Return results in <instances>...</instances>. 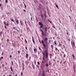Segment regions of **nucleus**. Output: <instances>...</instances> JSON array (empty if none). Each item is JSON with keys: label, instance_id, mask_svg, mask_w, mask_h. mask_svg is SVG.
<instances>
[{"label": "nucleus", "instance_id": "41", "mask_svg": "<svg viewBox=\"0 0 76 76\" xmlns=\"http://www.w3.org/2000/svg\"><path fill=\"white\" fill-rule=\"evenodd\" d=\"M41 18H42V20H43V18H42V16H41Z\"/></svg>", "mask_w": 76, "mask_h": 76}, {"label": "nucleus", "instance_id": "56", "mask_svg": "<svg viewBox=\"0 0 76 76\" xmlns=\"http://www.w3.org/2000/svg\"><path fill=\"white\" fill-rule=\"evenodd\" d=\"M31 20L32 21V17H31Z\"/></svg>", "mask_w": 76, "mask_h": 76}, {"label": "nucleus", "instance_id": "3", "mask_svg": "<svg viewBox=\"0 0 76 76\" xmlns=\"http://www.w3.org/2000/svg\"><path fill=\"white\" fill-rule=\"evenodd\" d=\"M39 25L40 26V28H42L43 26V24H42V23H41V22H39Z\"/></svg>", "mask_w": 76, "mask_h": 76}, {"label": "nucleus", "instance_id": "45", "mask_svg": "<svg viewBox=\"0 0 76 76\" xmlns=\"http://www.w3.org/2000/svg\"><path fill=\"white\" fill-rule=\"evenodd\" d=\"M68 41H70V39H68Z\"/></svg>", "mask_w": 76, "mask_h": 76}, {"label": "nucleus", "instance_id": "10", "mask_svg": "<svg viewBox=\"0 0 76 76\" xmlns=\"http://www.w3.org/2000/svg\"><path fill=\"white\" fill-rule=\"evenodd\" d=\"M41 68L42 69H44V65L43 64L41 66Z\"/></svg>", "mask_w": 76, "mask_h": 76}, {"label": "nucleus", "instance_id": "5", "mask_svg": "<svg viewBox=\"0 0 76 76\" xmlns=\"http://www.w3.org/2000/svg\"><path fill=\"white\" fill-rule=\"evenodd\" d=\"M15 20L16 21V23H17V24H18V23H19V20H18V19H16V18H15Z\"/></svg>", "mask_w": 76, "mask_h": 76}, {"label": "nucleus", "instance_id": "14", "mask_svg": "<svg viewBox=\"0 0 76 76\" xmlns=\"http://www.w3.org/2000/svg\"><path fill=\"white\" fill-rule=\"evenodd\" d=\"M32 41L33 42H34V43H35V41H34V38H33V37L32 36Z\"/></svg>", "mask_w": 76, "mask_h": 76}, {"label": "nucleus", "instance_id": "57", "mask_svg": "<svg viewBox=\"0 0 76 76\" xmlns=\"http://www.w3.org/2000/svg\"><path fill=\"white\" fill-rule=\"evenodd\" d=\"M25 48H26V50H27V47H25Z\"/></svg>", "mask_w": 76, "mask_h": 76}, {"label": "nucleus", "instance_id": "39", "mask_svg": "<svg viewBox=\"0 0 76 76\" xmlns=\"http://www.w3.org/2000/svg\"><path fill=\"white\" fill-rule=\"evenodd\" d=\"M23 64V67H24V64L23 63H22Z\"/></svg>", "mask_w": 76, "mask_h": 76}, {"label": "nucleus", "instance_id": "43", "mask_svg": "<svg viewBox=\"0 0 76 76\" xmlns=\"http://www.w3.org/2000/svg\"><path fill=\"white\" fill-rule=\"evenodd\" d=\"M18 53H19V54H20V51H18Z\"/></svg>", "mask_w": 76, "mask_h": 76}, {"label": "nucleus", "instance_id": "12", "mask_svg": "<svg viewBox=\"0 0 76 76\" xmlns=\"http://www.w3.org/2000/svg\"><path fill=\"white\" fill-rule=\"evenodd\" d=\"M72 56L73 57V59H74V60H75V55H74V54H72Z\"/></svg>", "mask_w": 76, "mask_h": 76}, {"label": "nucleus", "instance_id": "28", "mask_svg": "<svg viewBox=\"0 0 76 76\" xmlns=\"http://www.w3.org/2000/svg\"><path fill=\"white\" fill-rule=\"evenodd\" d=\"M54 42V43H55V45H57V43H56V41H55Z\"/></svg>", "mask_w": 76, "mask_h": 76}, {"label": "nucleus", "instance_id": "31", "mask_svg": "<svg viewBox=\"0 0 76 76\" xmlns=\"http://www.w3.org/2000/svg\"><path fill=\"white\" fill-rule=\"evenodd\" d=\"M7 15L8 16H10V13H7Z\"/></svg>", "mask_w": 76, "mask_h": 76}, {"label": "nucleus", "instance_id": "25", "mask_svg": "<svg viewBox=\"0 0 76 76\" xmlns=\"http://www.w3.org/2000/svg\"><path fill=\"white\" fill-rule=\"evenodd\" d=\"M42 35L43 36L44 35V32H43V33H42Z\"/></svg>", "mask_w": 76, "mask_h": 76}, {"label": "nucleus", "instance_id": "17", "mask_svg": "<svg viewBox=\"0 0 76 76\" xmlns=\"http://www.w3.org/2000/svg\"><path fill=\"white\" fill-rule=\"evenodd\" d=\"M32 67H33V69H35V67H34V66L33 64H32Z\"/></svg>", "mask_w": 76, "mask_h": 76}, {"label": "nucleus", "instance_id": "61", "mask_svg": "<svg viewBox=\"0 0 76 76\" xmlns=\"http://www.w3.org/2000/svg\"><path fill=\"white\" fill-rule=\"evenodd\" d=\"M44 15L45 16V17H46V15L45 14H44Z\"/></svg>", "mask_w": 76, "mask_h": 76}, {"label": "nucleus", "instance_id": "32", "mask_svg": "<svg viewBox=\"0 0 76 76\" xmlns=\"http://www.w3.org/2000/svg\"><path fill=\"white\" fill-rule=\"evenodd\" d=\"M24 5L25 8H26V5H25V4H24Z\"/></svg>", "mask_w": 76, "mask_h": 76}, {"label": "nucleus", "instance_id": "55", "mask_svg": "<svg viewBox=\"0 0 76 76\" xmlns=\"http://www.w3.org/2000/svg\"><path fill=\"white\" fill-rule=\"evenodd\" d=\"M50 57H51V54H50Z\"/></svg>", "mask_w": 76, "mask_h": 76}, {"label": "nucleus", "instance_id": "19", "mask_svg": "<svg viewBox=\"0 0 76 76\" xmlns=\"http://www.w3.org/2000/svg\"><path fill=\"white\" fill-rule=\"evenodd\" d=\"M20 23L21 25H23V23H22V21H20Z\"/></svg>", "mask_w": 76, "mask_h": 76}, {"label": "nucleus", "instance_id": "36", "mask_svg": "<svg viewBox=\"0 0 76 76\" xmlns=\"http://www.w3.org/2000/svg\"><path fill=\"white\" fill-rule=\"evenodd\" d=\"M16 31H18V32L19 33H20V32L17 29H16Z\"/></svg>", "mask_w": 76, "mask_h": 76}, {"label": "nucleus", "instance_id": "23", "mask_svg": "<svg viewBox=\"0 0 76 76\" xmlns=\"http://www.w3.org/2000/svg\"><path fill=\"white\" fill-rule=\"evenodd\" d=\"M46 67H48V64H46Z\"/></svg>", "mask_w": 76, "mask_h": 76}, {"label": "nucleus", "instance_id": "42", "mask_svg": "<svg viewBox=\"0 0 76 76\" xmlns=\"http://www.w3.org/2000/svg\"><path fill=\"white\" fill-rule=\"evenodd\" d=\"M49 65H50V62H49Z\"/></svg>", "mask_w": 76, "mask_h": 76}, {"label": "nucleus", "instance_id": "46", "mask_svg": "<svg viewBox=\"0 0 76 76\" xmlns=\"http://www.w3.org/2000/svg\"><path fill=\"white\" fill-rule=\"evenodd\" d=\"M40 31H41V32H42V33H43V32H42V30H41V29L40 30Z\"/></svg>", "mask_w": 76, "mask_h": 76}, {"label": "nucleus", "instance_id": "50", "mask_svg": "<svg viewBox=\"0 0 76 76\" xmlns=\"http://www.w3.org/2000/svg\"><path fill=\"white\" fill-rule=\"evenodd\" d=\"M31 47L30 48V49H29L30 51H31Z\"/></svg>", "mask_w": 76, "mask_h": 76}, {"label": "nucleus", "instance_id": "62", "mask_svg": "<svg viewBox=\"0 0 76 76\" xmlns=\"http://www.w3.org/2000/svg\"><path fill=\"white\" fill-rule=\"evenodd\" d=\"M40 6H42V5L41 4H40Z\"/></svg>", "mask_w": 76, "mask_h": 76}, {"label": "nucleus", "instance_id": "16", "mask_svg": "<svg viewBox=\"0 0 76 76\" xmlns=\"http://www.w3.org/2000/svg\"><path fill=\"white\" fill-rule=\"evenodd\" d=\"M26 58H28V54H26Z\"/></svg>", "mask_w": 76, "mask_h": 76}, {"label": "nucleus", "instance_id": "20", "mask_svg": "<svg viewBox=\"0 0 76 76\" xmlns=\"http://www.w3.org/2000/svg\"><path fill=\"white\" fill-rule=\"evenodd\" d=\"M35 18L36 19V20L37 21V22H38V20L37 19V16H35Z\"/></svg>", "mask_w": 76, "mask_h": 76}, {"label": "nucleus", "instance_id": "27", "mask_svg": "<svg viewBox=\"0 0 76 76\" xmlns=\"http://www.w3.org/2000/svg\"><path fill=\"white\" fill-rule=\"evenodd\" d=\"M37 64H38V65H39L40 64V63H39V62H37Z\"/></svg>", "mask_w": 76, "mask_h": 76}, {"label": "nucleus", "instance_id": "1", "mask_svg": "<svg viewBox=\"0 0 76 76\" xmlns=\"http://www.w3.org/2000/svg\"><path fill=\"white\" fill-rule=\"evenodd\" d=\"M43 39L44 40H42L41 41L42 43V45L44 47V49H45L46 48H47L48 47V44H47V41H48V38L46 37L45 38H43ZM44 41L45 43H44Z\"/></svg>", "mask_w": 76, "mask_h": 76}, {"label": "nucleus", "instance_id": "6", "mask_svg": "<svg viewBox=\"0 0 76 76\" xmlns=\"http://www.w3.org/2000/svg\"><path fill=\"white\" fill-rule=\"evenodd\" d=\"M42 76H45V75L44 73V71H43L42 74Z\"/></svg>", "mask_w": 76, "mask_h": 76}, {"label": "nucleus", "instance_id": "24", "mask_svg": "<svg viewBox=\"0 0 76 76\" xmlns=\"http://www.w3.org/2000/svg\"><path fill=\"white\" fill-rule=\"evenodd\" d=\"M73 69H74V71L75 72V67H74L73 68Z\"/></svg>", "mask_w": 76, "mask_h": 76}, {"label": "nucleus", "instance_id": "64", "mask_svg": "<svg viewBox=\"0 0 76 76\" xmlns=\"http://www.w3.org/2000/svg\"><path fill=\"white\" fill-rule=\"evenodd\" d=\"M15 76H17V74H16Z\"/></svg>", "mask_w": 76, "mask_h": 76}, {"label": "nucleus", "instance_id": "52", "mask_svg": "<svg viewBox=\"0 0 76 76\" xmlns=\"http://www.w3.org/2000/svg\"><path fill=\"white\" fill-rule=\"evenodd\" d=\"M0 7H1V4H0Z\"/></svg>", "mask_w": 76, "mask_h": 76}, {"label": "nucleus", "instance_id": "34", "mask_svg": "<svg viewBox=\"0 0 76 76\" xmlns=\"http://www.w3.org/2000/svg\"><path fill=\"white\" fill-rule=\"evenodd\" d=\"M58 19H59V21L60 22V23H61V22L60 21V19L58 18Z\"/></svg>", "mask_w": 76, "mask_h": 76}, {"label": "nucleus", "instance_id": "59", "mask_svg": "<svg viewBox=\"0 0 76 76\" xmlns=\"http://www.w3.org/2000/svg\"><path fill=\"white\" fill-rule=\"evenodd\" d=\"M39 42H40V44H41V42L39 40Z\"/></svg>", "mask_w": 76, "mask_h": 76}, {"label": "nucleus", "instance_id": "15", "mask_svg": "<svg viewBox=\"0 0 76 76\" xmlns=\"http://www.w3.org/2000/svg\"><path fill=\"white\" fill-rule=\"evenodd\" d=\"M47 50H45L44 51V53L45 54H46V53H47Z\"/></svg>", "mask_w": 76, "mask_h": 76}, {"label": "nucleus", "instance_id": "4", "mask_svg": "<svg viewBox=\"0 0 76 76\" xmlns=\"http://www.w3.org/2000/svg\"><path fill=\"white\" fill-rule=\"evenodd\" d=\"M43 60H44V62H47V61L48 60V58H43Z\"/></svg>", "mask_w": 76, "mask_h": 76}, {"label": "nucleus", "instance_id": "47", "mask_svg": "<svg viewBox=\"0 0 76 76\" xmlns=\"http://www.w3.org/2000/svg\"><path fill=\"white\" fill-rule=\"evenodd\" d=\"M23 11H24L25 12H26V10H23Z\"/></svg>", "mask_w": 76, "mask_h": 76}, {"label": "nucleus", "instance_id": "63", "mask_svg": "<svg viewBox=\"0 0 76 76\" xmlns=\"http://www.w3.org/2000/svg\"><path fill=\"white\" fill-rule=\"evenodd\" d=\"M1 55H3V53H2L1 54Z\"/></svg>", "mask_w": 76, "mask_h": 76}, {"label": "nucleus", "instance_id": "40", "mask_svg": "<svg viewBox=\"0 0 76 76\" xmlns=\"http://www.w3.org/2000/svg\"><path fill=\"white\" fill-rule=\"evenodd\" d=\"M7 42H9V39H7Z\"/></svg>", "mask_w": 76, "mask_h": 76}, {"label": "nucleus", "instance_id": "49", "mask_svg": "<svg viewBox=\"0 0 76 76\" xmlns=\"http://www.w3.org/2000/svg\"><path fill=\"white\" fill-rule=\"evenodd\" d=\"M56 50H58V49H57V48H56Z\"/></svg>", "mask_w": 76, "mask_h": 76}, {"label": "nucleus", "instance_id": "2", "mask_svg": "<svg viewBox=\"0 0 76 76\" xmlns=\"http://www.w3.org/2000/svg\"><path fill=\"white\" fill-rule=\"evenodd\" d=\"M71 44L72 47L75 46V40H73L71 41Z\"/></svg>", "mask_w": 76, "mask_h": 76}, {"label": "nucleus", "instance_id": "21", "mask_svg": "<svg viewBox=\"0 0 76 76\" xmlns=\"http://www.w3.org/2000/svg\"><path fill=\"white\" fill-rule=\"evenodd\" d=\"M34 52H37V50H36V49L35 48L34 49Z\"/></svg>", "mask_w": 76, "mask_h": 76}, {"label": "nucleus", "instance_id": "60", "mask_svg": "<svg viewBox=\"0 0 76 76\" xmlns=\"http://www.w3.org/2000/svg\"><path fill=\"white\" fill-rule=\"evenodd\" d=\"M23 70H24V67H23Z\"/></svg>", "mask_w": 76, "mask_h": 76}, {"label": "nucleus", "instance_id": "9", "mask_svg": "<svg viewBox=\"0 0 76 76\" xmlns=\"http://www.w3.org/2000/svg\"><path fill=\"white\" fill-rule=\"evenodd\" d=\"M4 24H5V25L6 26H8V25H9V23H7V24H6V22H5V21L4 22Z\"/></svg>", "mask_w": 76, "mask_h": 76}, {"label": "nucleus", "instance_id": "30", "mask_svg": "<svg viewBox=\"0 0 76 76\" xmlns=\"http://www.w3.org/2000/svg\"><path fill=\"white\" fill-rule=\"evenodd\" d=\"M11 21H12V22H14L15 21H14V20H13V19H11Z\"/></svg>", "mask_w": 76, "mask_h": 76}, {"label": "nucleus", "instance_id": "29", "mask_svg": "<svg viewBox=\"0 0 76 76\" xmlns=\"http://www.w3.org/2000/svg\"><path fill=\"white\" fill-rule=\"evenodd\" d=\"M5 3H8V1L7 0H5Z\"/></svg>", "mask_w": 76, "mask_h": 76}, {"label": "nucleus", "instance_id": "51", "mask_svg": "<svg viewBox=\"0 0 76 76\" xmlns=\"http://www.w3.org/2000/svg\"><path fill=\"white\" fill-rule=\"evenodd\" d=\"M39 50H41V48H40V47H39Z\"/></svg>", "mask_w": 76, "mask_h": 76}, {"label": "nucleus", "instance_id": "44", "mask_svg": "<svg viewBox=\"0 0 76 76\" xmlns=\"http://www.w3.org/2000/svg\"><path fill=\"white\" fill-rule=\"evenodd\" d=\"M10 58H12V56L10 55Z\"/></svg>", "mask_w": 76, "mask_h": 76}, {"label": "nucleus", "instance_id": "35", "mask_svg": "<svg viewBox=\"0 0 76 76\" xmlns=\"http://www.w3.org/2000/svg\"><path fill=\"white\" fill-rule=\"evenodd\" d=\"M21 76H23V74H22V72H21Z\"/></svg>", "mask_w": 76, "mask_h": 76}, {"label": "nucleus", "instance_id": "48", "mask_svg": "<svg viewBox=\"0 0 76 76\" xmlns=\"http://www.w3.org/2000/svg\"><path fill=\"white\" fill-rule=\"evenodd\" d=\"M4 28H5L6 29L7 28L6 27V26H4Z\"/></svg>", "mask_w": 76, "mask_h": 76}, {"label": "nucleus", "instance_id": "7", "mask_svg": "<svg viewBox=\"0 0 76 76\" xmlns=\"http://www.w3.org/2000/svg\"><path fill=\"white\" fill-rule=\"evenodd\" d=\"M43 54V58H45V54L43 52L42 53Z\"/></svg>", "mask_w": 76, "mask_h": 76}, {"label": "nucleus", "instance_id": "11", "mask_svg": "<svg viewBox=\"0 0 76 76\" xmlns=\"http://www.w3.org/2000/svg\"><path fill=\"white\" fill-rule=\"evenodd\" d=\"M47 27H45V28L44 31H45V32H47Z\"/></svg>", "mask_w": 76, "mask_h": 76}, {"label": "nucleus", "instance_id": "37", "mask_svg": "<svg viewBox=\"0 0 76 76\" xmlns=\"http://www.w3.org/2000/svg\"><path fill=\"white\" fill-rule=\"evenodd\" d=\"M52 27L53 28H54V29H55V28H56V27H55V26H52Z\"/></svg>", "mask_w": 76, "mask_h": 76}, {"label": "nucleus", "instance_id": "58", "mask_svg": "<svg viewBox=\"0 0 76 76\" xmlns=\"http://www.w3.org/2000/svg\"><path fill=\"white\" fill-rule=\"evenodd\" d=\"M49 22H50V23H51V21H49Z\"/></svg>", "mask_w": 76, "mask_h": 76}, {"label": "nucleus", "instance_id": "26", "mask_svg": "<svg viewBox=\"0 0 76 76\" xmlns=\"http://www.w3.org/2000/svg\"><path fill=\"white\" fill-rule=\"evenodd\" d=\"M51 48H52L53 49V45H51Z\"/></svg>", "mask_w": 76, "mask_h": 76}, {"label": "nucleus", "instance_id": "13", "mask_svg": "<svg viewBox=\"0 0 76 76\" xmlns=\"http://www.w3.org/2000/svg\"><path fill=\"white\" fill-rule=\"evenodd\" d=\"M55 5L56 7H57V8H58V5L56 3L55 4Z\"/></svg>", "mask_w": 76, "mask_h": 76}, {"label": "nucleus", "instance_id": "53", "mask_svg": "<svg viewBox=\"0 0 76 76\" xmlns=\"http://www.w3.org/2000/svg\"><path fill=\"white\" fill-rule=\"evenodd\" d=\"M1 58H2V59H3V57H1Z\"/></svg>", "mask_w": 76, "mask_h": 76}, {"label": "nucleus", "instance_id": "8", "mask_svg": "<svg viewBox=\"0 0 76 76\" xmlns=\"http://www.w3.org/2000/svg\"><path fill=\"white\" fill-rule=\"evenodd\" d=\"M45 58H48V53H46L45 54Z\"/></svg>", "mask_w": 76, "mask_h": 76}, {"label": "nucleus", "instance_id": "54", "mask_svg": "<svg viewBox=\"0 0 76 76\" xmlns=\"http://www.w3.org/2000/svg\"><path fill=\"white\" fill-rule=\"evenodd\" d=\"M13 29H15V30H16V28L15 27H13Z\"/></svg>", "mask_w": 76, "mask_h": 76}, {"label": "nucleus", "instance_id": "22", "mask_svg": "<svg viewBox=\"0 0 76 76\" xmlns=\"http://www.w3.org/2000/svg\"><path fill=\"white\" fill-rule=\"evenodd\" d=\"M10 69H11V71L12 72H13V69H12V68L11 67H10Z\"/></svg>", "mask_w": 76, "mask_h": 76}, {"label": "nucleus", "instance_id": "18", "mask_svg": "<svg viewBox=\"0 0 76 76\" xmlns=\"http://www.w3.org/2000/svg\"><path fill=\"white\" fill-rule=\"evenodd\" d=\"M3 34V33H2V32L1 31L0 32V36H1V35Z\"/></svg>", "mask_w": 76, "mask_h": 76}, {"label": "nucleus", "instance_id": "38", "mask_svg": "<svg viewBox=\"0 0 76 76\" xmlns=\"http://www.w3.org/2000/svg\"><path fill=\"white\" fill-rule=\"evenodd\" d=\"M25 41L26 43H27V41H26V39H25Z\"/></svg>", "mask_w": 76, "mask_h": 76}, {"label": "nucleus", "instance_id": "33", "mask_svg": "<svg viewBox=\"0 0 76 76\" xmlns=\"http://www.w3.org/2000/svg\"><path fill=\"white\" fill-rule=\"evenodd\" d=\"M11 64L12 65H13V61H11Z\"/></svg>", "mask_w": 76, "mask_h": 76}]
</instances>
